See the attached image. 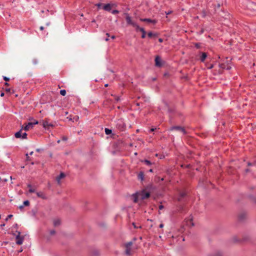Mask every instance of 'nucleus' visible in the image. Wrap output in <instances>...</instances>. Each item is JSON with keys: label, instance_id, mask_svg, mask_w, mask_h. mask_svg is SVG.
<instances>
[{"label": "nucleus", "instance_id": "obj_1", "mask_svg": "<svg viewBox=\"0 0 256 256\" xmlns=\"http://www.w3.org/2000/svg\"><path fill=\"white\" fill-rule=\"evenodd\" d=\"M40 124V126H42L44 128L46 127H55L56 123L49 122L48 120H42L38 122V120L33 118L30 119L29 121L25 122L22 126L21 128H32L34 125Z\"/></svg>", "mask_w": 256, "mask_h": 256}, {"label": "nucleus", "instance_id": "obj_2", "mask_svg": "<svg viewBox=\"0 0 256 256\" xmlns=\"http://www.w3.org/2000/svg\"><path fill=\"white\" fill-rule=\"evenodd\" d=\"M222 4L221 0H208L207 9L211 14H216Z\"/></svg>", "mask_w": 256, "mask_h": 256}, {"label": "nucleus", "instance_id": "obj_3", "mask_svg": "<svg viewBox=\"0 0 256 256\" xmlns=\"http://www.w3.org/2000/svg\"><path fill=\"white\" fill-rule=\"evenodd\" d=\"M216 13H218V14L216 16V18L218 20L221 22L222 24L228 25L230 18V14L228 12L222 10H218Z\"/></svg>", "mask_w": 256, "mask_h": 256}, {"label": "nucleus", "instance_id": "obj_4", "mask_svg": "<svg viewBox=\"0 0 256 256\" xmlns=\"http://www.w3.org/2000/svg\"><path fill=\"white\" fill-rule=\"evenodd\" d=\"M28 129H20V130L16 132L14 134V136L16 138H26L27 136V134L26 132V130H28Z\"/></svg>", "mask_w": 256, "mask_h": 256}, {"label": "nucleus", "instance_id": "obj_5", "mask_svg": "<svg viewBox=\"0 0 256 256\" xmlns=\"http://www.w3.org/2000/svg\"><path fill=\"white\" fill-rule=\"evenodd\" d=\"M134 28H135V30L136 32L140 31L142 32H143V35H142L141 37L142 38H144L146 36V32L145 30L143 28H140V26L136 23L133 26Z\"/></svg>", "mask_w": 256, "mask_h": 256}, {"label": "nucleus", "instance_id": "obj_6", "mask_svg": "<svg viewBox=\"0 0 256 256\" xmlns=\"http://www.w3.org/2000/svg\"><path fill=\"white\" fill-rule=\"evenodd\" d=\"M124 14L126 16V22L127 24L133 26L136 22L132 20L131 16L128 13H124Z\"/></svg>", "mask_w": 256, "mask_h": 256}, {"label": "nucleus", "instance_id": "obj_7", "mask_svg": "<svg viewBox=\"0 0 256 256\" xmlns=\"http://www.w3.org/2000/svg\"><path fill=\"white\" fill-rule=\"evenodd\" d=\"M18 233L16 236V244L18 245H20L22 244L24 238L23 236H20V232L19 231L16 232Z\"/></svg>", "mask_w": 256, "mask_h": 256}, {"label": "nucleus", "instance_id": "obj_8", "mask_svg": "<svg viewBox=\"0 0 256 256\" xmlns=\"http://www.w3.org/2000/svg\"><path fill=\"white\" fill-rule=\"evenodd\" d=\"M116 128H125L126 127V124L124 122V119L120 118L118 119L116 122Z\"/></svg>", "mask_w": 256, "mask_h": 256}, {"label": "nucleus", "instance_id": "obj_9", "mask_svg": "<svg viewBox=\"0 0 256 256\" xmlns=\"http://www.w3.org/2000/svg\"><path fill=\"white\" fill-rule=\"evenodd\" d=\"M247 8L252 12H256V3L252 2H249L247 4Z\"/></svg>", "mask_w": 256, "mask_h": 256}, {"label": "nucleus", "instance_id": "obj_10", "mask_svg": "<svg viewBox=\"0 0 256 256\" xmlns=\"http://www.w3.org/2000/svg\"><path fill=\"white\" fill-rule=\"evenodd\" d=\"M132 244V242H128L125 244L126 247V254L127 255H130L131 252V246Z\"/></svg>", "mask_w": 256, "mask_h": 256}, {"label": "nucleus", "instance_id": "obj_11", "mask_svg": "<svg viewBox=\"0 0 256 256\" xmlns=\"http://www.w3.org/2000/svg\"><path fill=\"white\" fill-rule=\"evenodd\" d=\"M140 20L142 22L152 23L154 24H155L157 22V20H152L148 18H140Z\"/></svg>", "mask_w": 256, "mask_h": 256}, {"label": "nucleus", "instance_id": "obj_12", "mask_svg": "<svg viewBox=\"0 0 256 256\" xmlns=\"http://www.w3.org/2000/svg\"><path fill=\"white\" fill-rule=\"evenodd\" d=\"M138 196L142 199L144 200L149 198L150 196V194L148 192L143 191Z\"/></svg>", "mask_w": 256, "mask_h": 256}, {"label": "nucleus", "instance_id": "obj_13", "mask_svg": "<svg viewBox=\"0 0 256 256\" xmlns=\"http://www.w3.org/2000/svg\"><path fill=\"white\" fill-rule=\"evenodd\" d=\"M219 67L222 69H226L227 70H230L231 69V66L229 65L228 63L224 62L222 64H219Z\"/></svg>", "mask_w": 256, "mask_h": 256}, {"label": "nucleus", "instance_id": "obj_14", "mask_svg": "<svg viewBox=\"0 0 256 256\" xmlns=\"http://www.w3.org/2000/svg\"><path fill=\"white\" fill-rule=\"evenodd\" d=\"M155 65L156 66L161 67L162 66V64L161 62L160 57L158 56H156L155 58Z\"/></svg>", "mask_w": 256, "mask_h": 256}, {"label": "nucleus", "instance_id": "obj_15", "mask_svg": "<svg viewBox=\"0 0 256 256\" xmlns=\"http://www.w3.org/2000/svg\"><path fill=\"white\" fill-rule=\"evenodd\" d=\"M65 176V174L64 172H61L60 174L56 178V180L58 184H60L61 179L64 178Z\"/></svg>", "mask_w": 256, "mask_h": 256}, {"label": "nucleus", "instance_id": "obj_16", "mask_svg": "<svg viewBox=\"0 0 256 256\" xmlns=\"http://www.w3.org/2000/svg\"><path fill=\"white\" fill-rule=\"evenodd\" d=\"M36 196L38 197L42 198V199L46 200L47 198V197L46 194L42 192H36Z\"/></svg>", "mask_w": 256, "mask_h": 256}, {"label": "nucleus", "instance_id": "obj_17", "mask_svg": "<svg viewBox=\"0 0 256 256\" xmlns=\"http://www.w3.org/2000/svg\"><path fill=\"white\" fill-rule=\"evenodd\" d=\"M200 54L201 55L200 56V60L201 62H204L206 58L208 56V54L206 52H200Z\"/></svg>", "mask_w": 256, "mask_h": 256}, {"label": "nucleus", "instance_id": "obj_18", "mask_svg": "<svg viewBox=\"0 0 256 256\" xmlns=\"http://www.w3.org/2000/svg\"><path fill=\"white\" fill-rule=\"evenodd\" d=\"M112 5L110 4H104L102 8L106 11L110 12L112 10Z\"/></svg>", "mask_w": 256, "mask_h": 256}, {"label": "nucleus", "instance_id": "obj_19", "mask_svg": "<svg viewBox=\"0 0 256 256\" xmlns=\"http://www.w3.org/2000/svg\"><path fill=\"white\" fill-rule=\"evenodd\" d=\"M53 224L54 226H58L60 224V219H55L53 221Z\"/></svg>", "mask_w": 256, "mask_h": 256}, {"label": "nucleus", "instance_id": "obj_20", "mask_svg": "<svg viewBox=\"0 0 256 256\" xmlns=\"http://www.w3.org/2000/svg\"><path fill=\"white\" fill-rule=\"evenodd\" d=\"M138 178L140 179L141 180H143L144 179V172H141L138 174Z\"/></svg>", "mask_w": 256, "mask_h": 256}, {"label": "nucleus", "instance_id": "obj_21", "mask_svg": "<svg viewBox=\"0 0 256 256\" xmlns=\"http://www.w3.org/2000/svg\"><path fill=\"white\" fill-rule=\"evenodd\" d=\"M148 36L149 38H152L153 36H157V34H154L152 32H148Z\"/></svg>", "mask_w": 256, "mask_h": 256}, {"label": "nucleus", "instance_id": "obj_22", "mask_svg": "<svg viewBox=\"0 0 256 256\" xmlns=\"http://www.w3.org/2000/svg\"><path fill=\"white\" fill-rule=\"evenodd\" d=\"M60 93L62 96H65L66 94V90H61Z\"/></svg>", "mask_w": 256, "mask_h": 256}, {"label": "nucleus", "instance_id": "obj_23", "mask_svg": "<svg viewBox=\"0 0 256 256\" xmlns=\"http://www.w3.org/2000/svg\"><path fill=\"white\" fill-rule=\"evenodd\" d=\"M105 132L106 134H110L112 133L111 129H105Z\"/></svg>", "mask_w": 256, "mask_h": 256}, {"label": "nucleus", "instance_id": "obj_24", "mask_svg": "<svg viewBox=\"0 0 256 256\" xmlns=\"http://www.w3.org/2000/svg\"><path fill=\"white\" fill-rule=\"evenodd\" d=\"M206 16V12L205 10H202V18H205Z\"/></svg>", "mask_w": 256, "mask_h": 256}, {"label": "nucleus", "instance_id": "obj_25", "mask_svg": "<svg viewBox=\"0 0 256 256\" xmlns=\"http://www.w3.org/2000/svg\"><path fill=\"white\" fill-rule=\"evenodd\" d=\"M23 204L24 206H28L30 205V202L28 200H26L24 202Z\"/></svg>", "mask_w": 256, "mask_h": 256}, {"label": "nucleus", "instance_id": "obj_26", "mask_svg": "<svg viewBox=\"0 0 256 256\" xmlns=\"http://www.w3.org/2000/svg\"><path fill=\"white\" fill-rule=\"evenodd\" d=\"M194 46L196 48H200V43H195Z\"/></svg>", "mask_w": 256, "mask_h": 256}, {"label": "nucleus", "instance_id": "obj_27", "mask_svg": "<svg viewBox=\"0 0 256 256\" xmlns=\"http://www.w3.org/2000/svg\"><path fill=\"white\" fill-rule=\"evenodd\" d=\"M119 12V11L118 10H112V13L114 14H117Z\"/></svg>", "mask_w": 256, "mask_h": 256}, {"label": "nucleus", "instance_id": "obj_28", "mask_svg": "<svg viewBox=\"0 0 256 256\" xmlns=\"http://www.w3.org/2000/svg\"><path fill=\"white\" fill-rule=\"evenodd\" d=\"M207 66H207L208 69H210V70L212 68H214V64H210V65H207Z\"/></svg>", "mask_w": 256, "mask_h": 256}, {"label": "nucleus", "instance_id": "obj_29", "mask_svg": "<svg viewBox=\"0 0 256 256\" xmlns=\"http://www.w3.org/2000/svg\"><path fill=\"white\" fill-rule=\"evenodd\" d=\"M132 224L134 226V228H142L141 226H136V224L134 222H132Z\"/></svg>", "mask_w": 256, "mask_h": 256}, {"label": "nucleus", "instance_id": "obj_30", "mask_svg": "<svg viewBox=\"0 0 256 256\" xmlns=\"http://www.w3.org/2000/svg\"><path fill=\"white\" fill-rule=\"evenodd\" d=\"M3 79L6 82H8L10 80V78L5 76H3Z\"/></svg>", "mask_w": 256, "mask_h": 256}, {"label": "nucleus", "instance_id": "obj_31", "mask_svg": "<svg viewBox=\"0 0 256 256\" xmlns=\"http://www.w3.org/2000/svg\"><path fill=\"white\" fill-rule=\"evenodd\" d=\"M144 162L146 164H148V165H150V164H151V162H150V161H149V160H144Z\"/></svg>", "mask_w": 256, "mask_h": 256}, {"label": "nucleus", "instance_id": "obj_32", "mask_svg": "<svg viewBox=\"0 0 256 256\" xmlns=\"http://www.w3.org/2000/svg\"><path fill=\"white\" fill-rule=\"evenodd\" d=\"M28 192H29L30 193L34 192H35V189L32 188H30V189H29Z\"/></svg>", "mask_w": 256, "mask_h": 256}, {"label": "nucleus", "instance_id": "obj_33", "mask_svg": "<svg viewBox=\"0 0 256 256\" xmlns=\"http://www.w3.org/2000/svg\"><path fill=\"white\" fill-rule=\"evenodd\" d=\"M177 130H180L184 134H185L186 133V129H176Z\"/></svg>", "mask_w": 256, "mask_h": 256}, {"label": "nucleus", "instance_id": "obj_34", "mask_svg": "<svg viewBox=\"0 0 256 256\" xmlns=\"http://www.w3.org/2000/svg\"><path fill=\"white\" fill-rule=\"evenodd\" d=\"M50 235H54L56 234V231L54 230H50Z\"/></svg>", "mask_w": 256, "mask_h": 256}, {"label": "nucleus", "instance_id": "obj_35", "mask_svg": "<svg viewBox=\"0 0 256 256\" xmlns=\"http://www.w3.org/2000/svg\"><path fill=\"white\" fill-rule=\"evenodd\" d=\"M170 128H184L182 127V126H172Z\"/></svg>", "mask_w": 256, "mask_h": 256}, {"label": "nucleus", "instance_id": "obj_36", "mask_svg": "<svg viewBox=\"0 0 256 256\" xmlns=\"http://www.w3.org/2000/svg\"><path fill=\"white\" fill-rule=\"evenodd\" d=\"M96 6L98 8H100L101 6H102V4L101 3H98L96 4Z\"/></svg>", "mask_w": 256, "mask_h": 256}, {"label": "nucleus", "instance_id": "obj_37", "mask_svg": "<svg viewBox=\"0 0 256 256\" xmlns=\"http://www.w3.org/2000/svg\"><path fill=\"white\" fill-rule=\"evenodd\" d=\"M12 217V214H9L7 218H6V220H8V219L11 218Z\"/></svg>", "mask_w": 256, "mask_h": 256}, {"label": "nucleus", "instance_id": "obj_38", "mask_svg": "<svg viewBox=\"0 0 256 256\" xmlns=\"http://www.w3.org/2000/svg\"><path fill=\"white\" fill-rule=\"evenodd\" d=\"M62 140L64 141H66L68 140V138L66 136H63Z\"/></svg>", "mask_w": 256, "mask_h": 256}, {"label": "nucleus", "instance_id": "obj_39", "mask_svg": "<svg viewBox=\"0 0 256 256\" xmlns=\"http://www.w3.org/2000/svg\"><path fill=\"white\" fill-rule=\"evenodd\" d=\"M120 100V98L118 96H115V100L116 101V102H118L119 100Z\"/></svg>", "mask_w": 256, "mask_h": 256}, {"label": "nucleus", "instance_id": "obj_40", "mask_svg": "<svg viewBox=\"0 0 256 256\" xmlns=\"http://www.w3.org/2000/svg\"><path fill=\"white\" fill-rule=\"evenodd\" d=\"M26 160H30V156H28V154H26Z\"/></svg>", "mask_w": 256, "mask_h": 256}, {"label": "nucleus", "instance_id": "obj_41", "mask_svg": "<svg viewBox=\"0 0 256 256\" xmlns=\"http://www.w3.org/2000/svg\"><path fill=\"white\" fill-rule=\"evenodd\" d=\"M185 195H186V194H185L184 192H182V193L180 194V196H181V197H184V196H185Z\"/></svg>", "mask_w": 256, "mask_h": 256}, {"label": "nucleus", "instance_id": "obj_42", "mask_svg": "<svg viewBox=\"0 0 256 256\" xmlns=\"http://www.w3.org/2000/svg\"><path fill=\"white\" fill-rule=\"evenodd\" d=\"M5 90H6V92H10V88H6Z\"/></svg>", "mask_w": 256, "mask_h": 256}, {"label": "nucleus", "instance_id": "obj_43", "mask_svg": "<svg viewBox=\"0 0 256 256\" xmlns=\"http://www.w3.org/2000/svg\"><path fill=\"white\" fill-rule=\"evenodd\" d=\"M33 63L34 64H36L38 63V60H34Z\"/></svg>", "mask_w": 256, "mask_h": 256}, {"label": "nucleus", "instance_id": "obj_44", "mask_svg": "<svg viewBox=\"0 0 256 256\" xmlns=\"http://www.w3.org/2000/svg\"><path fill=\"white\" fill-rule=\"evenodd\" d=\"M158 42H163V39H162V38H160L158 39Z\"/></svg>", "mask_w": 256, "mask_h": 256}, {"label": "nucleus", "instance_id": "obj_45", "mask_svg": "<svg viewBox=\"0 0 256 256\" xmlns=\"http://www.w3.org/2000/svg\"><path fill=\"white\" fill-rule=\"evenodd\" d=\"M163 208H164V206H162V205H160V206H159V209H160V210H162Z\"/></svg>", "mask_w": 256, "mask_h": 256}, {"label": "nucleus", "instance_id": "obj_46", "mask_svg": "<svg viewBox=\"0 0 256 256\" xmlns=\"http://www.w3.org/2000/svg\"><path fill=\"white\" fill-rule=\"evenodd\" d=\"M159 227L160 228H162L164 227V224H160L159 226Z\"/></svg>", "mask_w": 256, "mask_h": 256}, {"label": "nucleus", "instance_id": "obj_47", "mask_svg": "<svg viewBox=\"0 0 256 256\" xmlns=\"http://www.w3.org/2000/svg\"><path fill=\"white\" fill-rule=\"evenodd\" d=\"M24 205L19 206V208L20 210H22L24 208Z\"/></svg>", "mask_w": 256, "mask_h": 256}, {"label": "nucleus", "instance_id": "obj_48", "mask_svg": "<svg viewBox=\"0 0 256 256\" xmlns=\"http://www.w3.org/2000/svg\"><path fill=\"white\" fill-rule=\"evenodd\" d=\"M4 92H1V94H0V96H4Z\"/></svg>", "mask_w": 256, "mask_h": 256}, {"label": "nucleus", "instance_id": "obj_49", "mask_svg": "<svg viewBox=\"0 0 256 256\" xmlns=\"http://www.w3.org/2000/svg\"><path fill=\"white\" fill-rule=\"evenodd\" d=\"M40 30H44V26H41L40 27Z\"/></svg>", "mask_w": 256, "mask_h": 256}, {"label": "nucleus", "instance_id": "obj_50", "mask_svg": "<svg viewBox=\"0 0 256 256\" xmlns=\"http://www.w3.org/2000/svg\"><path fill=\"white\" fill-rule=\"evenodd\" d=\"M28 187L29 188H32V186L30 184H28Z\"/></svg>", "mask_w": 256, "mask_h": 256}, {"label": "nucleus", "instance_id": "obj_51", "mask_svg": "<svg viewBox=\"0 0 256 256\" xmlns=\"http://www.w3.org/2000/svg\"><path fill=\"white\" fill-rule=\"evenodd\" d=\"M36 151L37 152H40L41 151V150H40V148H38V149H36Z\"/></svg>", "mask_w": 256, "mask_h": 256}, {"label": "nucleus", "instance_id": "obj_52", "mask_svg": "<svg viewBox=\"0 0 256 256\" xmlns=\"http://www.w3.org/2000/svg\"><path fill=\"white\" fill-rule=\"evenodd\" d=\"M4 85H5V86H9V84H8V83L7 82H6L4 83Z\"/></svg>", "mask_w": 256, "mask_h": 256}, {"label": "nucleus", "instance_id": "obj_53", "mask_svg": "<svg viewBox=\"0 0 256 256\" xmlns=\"http://www.w3.org/2000/svg\"><path fill=\"white\" fill-rule=\"evenodd\" d=\"M138 202L137 198H134V202Z\"/></svg>", "mask_w": 256, "mask_h": 256}, {"label": "nucleus", "instance_id": "obj_54", "mask_svg": "<svg viewBox=\"0 0 256 256\" xmlns=\"http://www.w3.org/2000/svg\"><path fill=\"white\" fill-rule=\"evenodd\" d=\"M188 222L190 223V224H191L192 226H194V224L191 222V220H190Z\"/></svg>", "mask_w": 256, "mask_h": 256}, {"label": "nucleus", "instance_id": "obj_55", "mask_svg": "<svg viewBox=\"0 0 256 256\" xmlns=\"http://www.w3.org/2000/svg\"><path fill=\"white\" fill-rule=\"evenodd\" d=\"M111 38H112V39H114V38H115V36H111Z\"/></svg>", "mask_w": 256, "mask_h": 256}, {"label": "nucleus", "instance_id": "obj_56", "mask_svg": "<svg viewBox=\"0 0 256 256\" xmlns=\"http://www.w3.org/2000/svg\"><path fill=\"white\" fill-rule=\"evenodd\" d=\"M154 130H155V129H150V131L151 132H154Z\"/></svg>", "mask_w": 256, "mask_h": 256}, {"label": "nucleus", "instance_id": "obj_57", "mask_svg": "<svg viewBox=\"0 0 256 256\" xmlns=\"http://www.w3.org/2000/svg\"><path fill=\"white\" fill-rule=\"evenodd\" d=\"M106 35L108 37L110 36V34L108 33H106Z\"/></svg>", "mask_w": 256, "mask_h": 256}, {"label": "nucleus", "instance_id": "obj_58", "mask_svg": "<svg viewBox=\"0 0 256 256\" xmlns=\"http://www.w3.org/2000/svg\"><path fill=\"white\" fill-rule=\"evenodd\" d=\"M108 37L106 38L105 39V40H106V41H108V40H109V39H108Z\"/></svg>", "mask_w": 256, "mask_h": 256}, {"label": "nucleus", "instance_id": "obj_59", "mask_svg": "<svg viewBox=\"0 0 256 256\" xmlns=\"http://www.w3.org/2000/svg\"><path fill=\"white\" fill-rule=\"evenodd\" d=\"M248 166H251V165H252V164H251V163H250V162H248Z\"/></svg>", "mask_w": 256, "mask_h": 256}, {"label": "nucleus", "instance_id": "obj_60", "mask_svg": "<svg viewBox=\"0 0 256 256\" xmlns=\"http://www.w3.org/2000/svg\"><path fill=\"white\" fill-rule=\"evenodd\" d=\"M33 152H31L30 153V155H32L33 154Z\"/></svg>", "mask_w": 256, "mask_h": 256}, {"label": "nucleus", "instance_id": "obj_61", "mask_svg": "<svg viewBox=\"0 0 256 256\" xmlns=\"http://www.w3.org/2000/svg\"><path fill=\"white\" fill-rule=\"evenodd\" d=\"M149 171H150V172H152V169H150V170H149Z\"/></svg>", "mask_w": 256, "mask_h": 256}, {"label": "nucleus", "instance_id": "obj_62", "mask_svg": "<svg viewBox=\"0 0 256 256\" xmlns=\"http://www.w3.org/2000/svg\"><path fill=\"white\" fill-rule=\"evenodd\" d=\"M104 86H105V87H107V86H108V84H106L104 85Z\"/></svg>", "mask_w": 256, "mask_h": 256}, {"label": "nucleus", "instance_id": "obj_63", "mask_svg": "<svg viewBox=\"0 0 256 256\" xmlns=\"http://www.w3.org/2000/svg\"><path fill=\"white\" fill-rule=\"evenodd\" d=\"M170 13H171V12H168V13H166V14H170Z\"/></svg>", "mask_w": 256, "mask_h": 256}, {"label": "nucleus", "instance_id": "obj_64", "mask_svg": "<svg viewBox=\"0 0 256 256\" xmlns=\"http://www.w3.org/2000/svg\"><path fill=\"white\" fill-rule=\"evenodd\" d=\"M246 172H248V169H246Z\"/></svg>", "mask_w": 256, "mask_h": 256}]
</instances>
